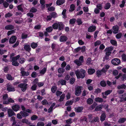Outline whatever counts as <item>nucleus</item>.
Here are the masks:
<instances>
[{
	"label": "nucleus",
	"mask_w": 126,
	"mask_h": 126,
	"mask_svg": "<svg viewBox=\"0 0 126 126\" xmlns=\"http://www.w3.org/2000/svg\"><path fill=\"white\" fill-rule=\"evenodd\" d=\"M27 86V84L21 83L18 85V87L20 88L22 91L24 92L26 90Z\"/></svg>",
	"instance_id": "nucleus-5"
},
{
	"label": "nucleus",
	"mask_w": 126,
	"mask_h": 126,
	"mask_svg": "<svg viewBox=\"0 0 126 126\" xmlns=\"http://www.w3.org/2000/svg\"><path fill=\"white\" fill-rule=\"evenodd\" d=\"M75 6L73 4H72L71 5L69 11L72 12L74 11L75 9Z\"/></svg>",
	"instance_id": "nucleus-34"
},
{
	"label": "nucleus",
	"mask_w": 126,
	"mask_h": 126,
	"mask_svg": "<svg viewBox=\"0 0 126 126\" xmlns=\"http://www.w3.org/2000/svg\"><path fill=\"white\" fill-rule=\"evenodd\" d=\"M75 81V79L74 78H72L70 79V83L71 84H73Z\"/></svg>",
	"instance_id": "nucleus-59"
},
{
	"label": "nucleus",
	"mask_w": 126,
	"mask_h": 126,
	"mask_svg": "<svg viewBox=\"0 0 126 126\" xmlns=\"http://www.w3.org/2000/svg\"><path fill=\"white\" fill-rule=\"evenodd\" d=\"M37 11V9L34 7H32L30 10V11L32 13L36 12Z\"/></svg>",
	"instance_id": "nucleus-55"
},
{
	"label": "nucleus",
	"mask_w": 126,
	"mask_h": 126,
	"mask_svg": "<svg viewBox=\"0 0 126 126\" xmlns=\"http://www.w3.org/2000/svg\"><path fill=\"white\" fill-rule=\"evenodd\" d=\"M106 55L103 57V61H104L105 60H107L109 59V56L111 53V51H105Z\"/></svg>",
	"instance_id": "nucleus-7"
},
{
	"label": "nucleus",
	"mask_w": 126,
	"mask_h": 126,
	"mask_svg": "<svg viewBox=\"0 0 126 126\" xmlns=\"http://www.w3.org/2000/svg\"><path fill=\"white\" fill-rule=\"evenodd\" d=\"M113 49V47H110L106 48L104 50L105 51H110Z\"/></svg>",
	"instance_id": "nucleus-35"
},
{
	"label": "nucleus",
	"mask_w": 126,
	"mask_h": 126,
	"mask_svg": "<svg viewBox=\"0 0 126 126\" xmlns=\"http://www.w3.org/2000/svg\"><path fill=\"white\" fill-rule=\"evenodd\" d=\"M66 81L65 80L61 79L58 81V83L59 84H61L62 85H65L66 84Z\"/></svg>",
	"instance_id": "nucleus-29"
},
{
	"label": "nucleus",
	"mask_w": 126,
	"mask_h": 126,
	"mask_svg": "<svg viewBox=\"0 0 126 126\" xmlns=\"http://www.w3.org/2000/svg\"><path fill=\"white\" fill-rule=\"evenodd\" d=\"M66 65V63L64 61L61 64V66L62 68H63L65 67Z\"/></svg>",
	"instance_id": "nucleus-64"
},
{
	"label": "nucleus",
	"mask_w": 126,
	"mask_h": 126,
	"mask_svg": "<svg viewBox=\"0 0 126 126\" xmlns=\"http://www.w3.org/2000/svg\"><path fill=\"white\" fill-rule=\"evenodd\" d=\"M122 35V33L120 32L117 34L115 35V37L117 39H119L121 38Z\"/></svg>",
	"instance_id": "nucleus-36"
},
{
	"label": "nucleus",
	"mask_w": 126,
	"mask_h": 126,
	"mask_svg": "<svg viewBox=\"0 0 126 126\" xmlns=\"http://www.w3.org/2000/svg\"><path fill=\"white\" fill-rule=\"evenodd\" d=\"M121 57L122 60L123 61L125 62L126 61V54H123L121 56Z\"/></svg>",
	"instance_id": "nucleus-43"
},
{
	"label": "nucleus",
	"mask_w": 126,
	"mask_h": 126,
	"mask_svg": "<svg viewBox=\"0 0 126 126\" xmlns=\"http://www.w3.org/2000/svg\"><path fill=\"white\" fill-rule=\"evenodd\" d=\"M7 79L9 80H12L14 79V77H12L11 75L10 74H8L6 75V76Z\"/></svg>",
	"instance_id": "nucleus-23"
},
{
	"label": "nucleus",
	"mask_w": 126,
	"mask_h": 126,
	"mask_svg": "<svg viewBox=\"0 0 126 126\" xmlns=\"http://www.w3.org/2000/svg\"><path fill=\"white\" fill-rule=\"evenodd\" d=\"M82 88L81 86H78L76 88L75 94L77 96L79 95L81 93V89Z\"/></svg>",
	"instance_id": "nucleus-6"
},
{
	"label": "nucleus",
	"mask_w": 126,
	"mask_h": 126,
	"mask_svg": "<svg viewBox=\"0 0 126 126\" xmlns=\"http://www.w3.org/2000/svg\"><path fill=\"white\" fill-rule=\"evenodd\" d=\"M96 27L94 26H92L89 27L88 29L89 32H92L94 31Z\"/></svg>",
	"instance_id": "nucleus-21"
},
{
	"label": "nucleus",
	"mask_w": 126,
	"mask_h": 126,
	"mask_svg": "<svg viewBox=\"0 0 126 126\" xmlns=\"http://www.w3.org/2000/svg\"><path fill=\"white\" fill-rule=\"evenodd\" d=\"M31 46L32 48L34 49L37 47V43H32L31 44Z\"/></svg>",
	"instance_id": "nucleus-38"
},
{
	"label": "nucleus",
	"mask_w": 126,
	"mask_h": 126,
	"mask_svg": "<svg viewBox=\"0 0 126 126\" xmlns=\"http://www.w3.org/2000/svg\"><path fill=\"white\" fill-rule=\"evenodd\" d=\"M112 92V90H110L106 91L104 93V94L105 95H108L110 94Z\"/></svg>",
	"instance_id": "nucleus-39"
},
{
	"label": "nucleus",
	"mask_w": 126,
	"mask_h": 126,
	"mask_svg": "<svg viewBox=\"0 0 126 126\" xmlns=\"http://www.w3.org/2000/svg\"><path fill=\"white\" fill-rule=\"evenodd\" d=\"M126 121V118H120L118 120V122L119 123H124Z\"/></svg>",
	"instance_id": "nucleus-26"
},
{
	"label": "nucleus",
	"mask_w": 126,
	"mask_h": 126,
	"mask_svg": "<svg viewBox=\"0 0 126 126\" xmlns=\"http://www.w3.org/2000/svg\"><path fill=\"white\" fill-rule=\"evenodd\" d=\"M76 20L75 18H72L70 19L69 21L70 23L71 24H74Z\"/></svg>",
	"instance_id": "nucleus-49"
},
{
	"label": "nucleus",
	"mask_w": 126,
	"mask_h": 126,
	"mask_svg": "<svg viewBox=\"0 0 126 126\" xmlns=\"http://www.w3.org/2000/svg\"><path fill=\"white\" fill-rule=\"evenodd\" d=\"M10 121L11 122H13L12 124V125L13 126L15 125L16 123L15 118L14 116H12L10 118Z\"/></svg>",
	"instance_id": "nucleus-17"
},
{
	"label": "nucleus",
	"mask_w": 126,
	"mask_h": 126,
	"mask_svg": "<svg viewBox=\"0 0 126 126\" xmlns=\"http://www.w3.org/2000/svg\"><path fill=\"white\" fill-rule=\"evenodd\" d=\"M110 66L108 64H106L103 68V73L106 74V72L107 71L108 69L110 67Z\"/></svg>",
	"instance_id": "nucleus-14"
},
{
	"label": "nucleus",
	"mask_w": 126,
	"mask_h": 126,
	"mask_svg": "<svg viewBox=\"0 0 126 126\" xmlns=\"http://www.w3.org/2000/svg\"><path fill=\"white\" fill-rule=\"evenodd\" d=\"M15 32V31L14 30L9 31L8 32L7 35L8 36H9V35L14 33Z\"/></svg>",
	"instance_id": "nucleus-61"
},
{
	"label": "nucleus",
	"mask_w": 126,
	"mask_h": 126,
	"mask_svg": "<svg viewBox=\"0 0 126 126\" xmlns=\"http://www.w3.org/2000/svg\"><path fill=\"white\" fill-rule=\"evenodd\" d=\"M80 71L81 73H80V71L79 70H77L75 71V74L78 79L83 78L85 76V71L83 69H81Z\"/></svg>",
	"instance_id": "nucleus-2"
},
{
	"label": "nucleus",
	"mask_w": 126,
	"mask_h": 126,
	"mask_svg": "<svg viewBox=\"0 0 126 126\" xmlns=\"http://www.w3.org/2000/svg\"><path fill=\"white\" fill-rule=\"evenodd\" d=\"M21 73L22 75L23 76H27L29 74V72H25L24 71H21Z\"/></svg>",
	"instance_id": "nucleus-41"
},
{
	"label": "nucleus",
	"mask_w": 126,
	"mask_h": 126,
	"mask_svg": "<svg viewBox=\"0 0 126 126\" xmlns=\"http://www.w3.org/2000/svg\"><path fill=\"white\" fill-rule=\"evenodd\" d=\"M20 113L22 116L24 117H26L29 115V114L28 113L23 111H20Z\"/></svg>",
	"instance_id": "nucleus-22"
},
{
	"label": "nucleus",
	"mask_w": 126,
	"mask_h": 126,
	"mask_svg": "<svg viewBox=\"0 0 126 126\" xmlns=\"http://www.w3.org/2000/svg\"><path fill=\"white\" fill-rule=\"evenodd\" d=\"M118 71L117 70H114L113 71V74L114 76H116L117 75H118Z\"/></svg>",
	"instance_id": "nucleus-50"
},
{
	"label": "nucleus",
	"mask_w": 126,
	"mask_h": 126,
	"mask_svg": "<svg viewBox=\"0 0 126 126\" xmlns=\"http://www.w3.org/2000/svg\"><path fill=\"white\" fill-rule=\"evenodd\" d=\"M17 9L18 10H20L21 12H23V8L22 7V5H18L17 6Z\"/></svg>",
	"instance_id": "nucleus-60"
},
{
	"label": "nucleus",
	"mask_w": 126,
	"mask_h": 126,
	"mask_svg": "<svg viewBox=\"0 0 126 126\" xmlns=\"http://www.w3.org/2000/svg\"><path fill=\"white\" fill-rule=\"evenodd\" d=\"M117 88L118 89H126V85L125 84L118 85L117 86Z\"/></svg>",
	"instance_id": "nucleus-16"
},
{
	"label": "nucleus",
	"mask_w": 126,
	"mask_h": 126,
	"mask_svg": "<svg viewBox=\"0 0 126 126\" xmlns=\"http://www.w3.org/2000/svg\"><path fill=\"white\" fill-rule=\"evenodd\" d=\"M44 123L42 122H38L36 125V126H44Z\"/></svg>",
	"instance_id": "nucleus-47"
},
{
	"label": "nucleus",
	"mask_w": 126,
	"mask_h": 126,
	"mask_svg": "<svg viewBox=\"0 0 126 126\" xmlns=\"http://www.w3.org/2000/svg\"><path fill=\"white\" fill-rule=\"evenodd\" d=\"M102 72V69L101 70H98L97 72V76L98 77H99L101 75Z\"/></svg>",
	"instance_id": "nucleus-32"
},
{
	"label": "nucleus",
	"mask_w": 126,
	"mask_h": 126,
	"mask_svg": "<svg viewBox=\"0 0 126 126\" xmlns=\"http://www.w3.org/2000/svg\"><path fill=\"white\" fill-rule=\"evenodd\" d=\"M111 5L110 3H107L105 4L104 8L106 10L109 9Z\"/></svg>",
	"instance_id": "nucleus-31"
},
{
	"label": "nucleus",
	"mask_w": 126,
	"mask_h": 126,
	"mask_svg": "<svg viewBox=\"0 0 126 126\" xmlns=\"http://www.w3.org/2000/svg\"><path fill=\"white\" fill-rule=\"evenodd\" d=\"M5 29L7 30H11L14 29V26L11 25H9L6 26Z\"/></svg>",
	"instance_id": "nucleus-20"
},
{
	"label": "nucleus",
	"mask_w": 126,
	"mask_h": 126,
	"mask_svg": "<svg viewBox=\"0 0 126 126\" xmlns=\"http://www.w3.org/2000/svg\"><path fill=\"white\" fill-rule=\"evenodd\" d=\"M7 113L8 117H11L13 116L16 115V114L14 111L11 109H8Z\"/></svg>",
	"instance_id": "nucleus-8"
},
{
	"label": "nucleus",
	"mask_w": 126,
	"mask_h": 126,
	"mask_svg": "<svg viewBox=\"0 0 126 126\" xmlns=\"http://www.w3.org/2000/svg\"><path fill=\"white\" fill-rule=\"evenodd\" d=\"M7 90L8 91H15L14 87L11 85H10L9 84H7Z\"/></svg>",
	"instance_id": "nucleus-13"
},
{
	"label": "nucleus",
	"mask_w": 126,
	"mask_h": 126,
	"mask_svg": "<svg viewBox=\"0 0 126 126\" xmlns=\"http://www.w3.org/2000/svg\"><path fill=\"white\" fill-rule=\"evenodd\" d=\"M65 94H62L60 96V98L59 100V101H63L65 97Z\"/></svg>",
	"instance_id": "nucleus-46"
},
{
	"label": "nucleus",
	"mask_w": 126,
	"mask_h": 126,
	"mask_svg": "<svg viewBox=\"0 0 126 126\" xmlns=\"http://www.w3.org/2000/svg\"><path fill=\"white\" fill-rule=\"evenodd\" d=\"M87 104H91L93 103V99L90 98L87 99Z\"/></svg>",
	"instance_id": "nucleus-44"
},
{
	"label": "nucleus",
	"mask_w": 126,
	"mask_h": 126,
	"mask_svg": "<svg viewBox=\"0 0 126 126\" xmlns=\"http://www.w3.org/2000/svg\"><path fill=\"white\" fill-rule=\"evenodd\" d=\"M108 107L109 106L108 104H105L104 106L103 105V107L106 109V110L108 112L109 111Z\"/></svg>",
	"instance_id": "nucleus-58"
},
{
	"label": "nucleus",
	"mask_w": 126,
	"mask_h": 126,
	"mask_svg": "<svg viewBox=\"0 0 126 126\" xmlns=\"http://www.w3.org/2000/svg\"><path fill=\"white\" fill-rule=\"evenodd\" d=\"M12 16V14L11 13H6L5 15V17L6 18Z\"/></svg>",
	"instance_id": "nucleus-57"
},
{
	"label": "nucleus",
	"mask_w": 126,
	"mask_h": 126,
	"mask_svg": "<svg viewBox=\"0 0 126 126\" xmlns=\"http://www.w3.org/2000/svg\"><path fill=\"white\" fill-rule=\"evenodd\" d=\"M46 68L45 67L40 71V73L41 74H44L46 72Z\"/></svg>",
	"instance_id": "nucleus-37"
},
{
	"label": "nucleus",
	"mask_w": 126,
	"mask_h": 126,
	"mask_svg": "<svg viewBox=\"0 0 126 126\" xmlns=\"http://www.w3.org/2000/svg\"><path fill=\"white\" fill-rule=\"evenodd\" d=\"M16 40V38L15 36H12L10 39L9 42L11 44L15 43Z\"/></svg>",
	"instance_id": "nucleus-10"
},
{
	"label": "nucleus",
	"mask_w": 126,
	"mask_h": 126,
	"mask_svg": "<svg viewBox=\"0 0 126 126\" xmlns=\"http://www.w3.org/2000/svg\"><path fill=\"white\" fill-rule=\"evenodd\" d=\"M66 122L68 124H70L72 123V122L71 119H69L66 120Z\"/></svg>",
	"instance_id": "nucleus-63"
},
{
	"label": "nucleus",
	"mask_w": 126,
	"mask_h": 126,
	"mask_svg": "<svg viewBox=\"0 0 126 126\" xmlns=\"http://www.w3.org/2000/svg\"><path fill=\"white\" fill-rule=\"evenodd\" d=\"M121 63L120 60L117 58H114L112 60L111 63L115 66L119 65Z\"/></svg>",
	"instance_id": "nucleus-4"
},
{
	"label": "nucleus",
	"mask_w": 126,
	"mask_h": 126,
	"mask_svg": "<svg viewBox=\"0 0 126 126\" xmlns=\"http://www.w3.org/2000/svg\"><path fill=\"white\" fill-rule=\"evenodd\" d=\"M12 108L14 111H17L19 110L20 107L18 105H16L12 106Z\"/></svg>",
	"instance_id": "nucleus-15"
},
{
	"label": "nucleus",
	"mask_w": 126,
	"mask_h": 126,
	"mask_svg": "<svg viewBox=\"0 0 126 126\" xmlns=\"http://www.w3.org/2000/svg\"><path fill=\"white\" fill-rule=\"evenodd\" d=\"M67 39V37L64 35L61 36L59 38L60 41L61 42H65Z\"/></svg>",
	"instance_id": "nucleus-11"
},
{
	"label": "nucleus",
	"mask_w": 126,
	"mask_h": 126,
	"mask_svg": "<svg viewBox=\"0 0 126 126\" xmlns=\"http://www.w3.org/2000/svg\"><path fill=\"white\" fill-rule=\"evenodd\" d=\"M66 10L65 9H64L62 12V14L63 15V18H65L66 17Z\"/></svg>",
	"instance_id": "nucleus-51"
},
{
	"label": "nucleus",
	"mask_w": 126,
	"mask_h": 126,
	"mask_svg": "<svg viewBox=\"0 0 126 126\" xmlns=\"http://www.w3.org/2000/svg\"><path fill=\"white\" fill-rule=\"evenodd\" d=\"M57 89V87L56 86H53L51 88V92L53 93H55Z\"/></svg>",
	"instance_id": "nucleus-42"
},
{
	"label": "nucleus",
	"mask_w": 126,
	"mask_h": 126,
	"mask_svg": "<svg viewBox=\"0 0 126 126\" xmlns=\"http://www.w3.org/2000/svg\"><path fill=\"white\" fill-rule=\"evenodd\" d=\"M19 63L22 64L24 62L25 59L24 58H21L19 59Z\"/></svg>",
	"instance_id": "nucleus-62"
},
{
	"label": "nucleus",
	"mask_w": 126,
	"mask_h": 126,
	"mask_svg": "<svg viewBox=\"0 0 126 126\" xmlns=\"http://www.w3.org/2000/svg\"><path fill=\"white\" fill-rule=\"evenodd\" d=\"M74 62L77 65L79 66L81 65L82 63L78 59H76L74 61Z\"/></svg>",
	"instance_id": "nucleus-30"
},
{
	"label": "nucleus",
	"mask_w": 126,
	"mask_h": 126,
	"mask_svg": "<svg viewBox=\"0 0 126 126\" xmlns=\"http://www.w3.org/2000/svg\"><path fill=\"white\" fill-rule=\"evenodd\" d=\"M52 28L51 27H48L46 29V30L48 32H51L52 31Z\"/></svg>",
	"instance_id": "nucleus-45"
},
{
	"label": "nucleus",
	"mask_w": 126,
	"mask_h": 126,
	"mask_svg": "<svg viewBox=\"0 0 126 126\" xmlns=\"http://www.w3.org/2000/svg\"><path fill=\"white\" fill-rule=\"evenodd\" d=\"M22 122L23 123H25L28 125H30L31 124L29 120L26 119H24L21 120Z\"/></svg>",
	"instance_id": "nucleus-25"
},
{
	"label": "nucleus",
	"mask_w": 126,
	"mask_h": 126,
	"mask_svg": "<svg viewBox=\"0 0 126 126\" xmlns=\"http://www.w3.org/2000/svg\"><path fill=\"white\" fill-rule=\"evenodd\" d=\"M24 48L26 51L29 52L31 50L30 45L28 44L25 45H24Z\"/></svg>",
	"instance_id": "nucleus-18"
},
{
	"label": "nucleus",
	"mask_w": 126,
	"mask_h": 126,
	"mask_svg": "<svg viewBox=\"0 0 126 126\" xmlns=\"http://www.w3.org/2000/svg\"><path fill=\"white\" fill-rule=\"evenodd\" d=\"M95 100L96 102H102V98L99 97L95 98Z\"/></svg>",
	"instance_id": "nucleus-48"
},
{
	"label": "nucleus",
	"mask_w": 126,
	"mask_h": 126,
	"mask_svg": "<svg viewBox=\"0 0 126 126\" xmlns=\"http://www.w3.org/2000/svg\"><path fill=\"white\" fill-rule=\"evenodd\" d=\"M95 71V70L93 69H90L88 70V72L90 74H92L94 73Z\"/></svg>",
	"instance_id": "nucleus-28"
},
{
	"label": "nucleus",
	"mask_w": 126,
	"mask_h": 126,
	"mask_svg": "<svg viewBox=\"0 0 126 126\" xmlns=\"http://www.w3.org/2000/svg\"><path fill=\"white\" fill-rule=\"evenodd\" d=\"M8 98L7 94H6L3 95V104H8V101H6V100Z\"/></svg>",
	"instance_id": "nucleus-12"
},
{
	"label": "nucleus",
	"mask_w": 126,
	"mask_h": 126,
	"mask_svg": "<svg viewBox=\"0 0 126 126\" xmlns=\"http://www.w3.org/2000/svg\"><path fill=\"white\" fill-rule=\"evenodd\" d=\"M101 42L100 41L97 40L94 43V46L95 47H96L97 46L100 45L101 44Z\"/></svg>",
	"instance_id": "nucleus-56"
},
{
	"label": "nucleus",
	"mask_w": 126,
	"mask_h": 126,
	"mask_svg": "<svg viewBox=\"0 0 126 126\" xmlns=\"http://www.w3.org/2000/svg\"><path fill=\"white\" fill-rule=\"evenodd\" d=\"M38 118L37 116L35 115H33L31 118V119L32 121L36 120Z\"/></svg>",
	"instance_id": "nucleus-40"
},
{
	"label": "nucleus",
	"mask_w": 126,
	"mask_h": 126,
	"mask_svg": "<svg viewBox=\"0 0 126 126\" xmlns=\"http://www.w3.org/2000/svg\"><path fill=\"white\" fill-rule=\"evenodd\" d=\"M65 2V0H57L56 1V3L57 5H60L63 4Z\"/></svg>",
	"instance_id": "nucleus-19"
},
{
	"label": "nucleus",
	"mask_w": 126,
	"mask_h": 126,
	"mask_svg": "<svg viewBox=\"0 0 126 126\" xmlns=\"http://www.w3.org/2000/svg\"><path fill=\"white\" fill-rule=\"evenodd\" d=\"M73 102L72 101H68L65 103V105L68 106V105H71L73 104Z\"/></svg>",
	"instance_id": "nucleus-54"
},
{
	"label": "nucleus",
	"mask_w": 126,
	"mask_h": 126,
	"mask_svg": "<svg viewBox=\"0 0 126 126\" xmlns=\"http://www.w3.org/2000/svg\"><path fill=\"white\" fill-rule=\"evenodd\" d=\"M52 27L54 29H58L59 30H62L63 29L64 26L62 22H58L54 23L52 25Z\"/></svg>",
	"instance_id": "nucleus-1"
},
{
	"label": "nucleus",
	"mask_w": 126,
	"mask_h": 126,
	"mask_svg": "<svg viewBox=\"0 0 126 126\" xmlns=\"http://www.w3.org/2000/svg\"><path fill=\"white\" fill-rule=\"evenodd\" d=\"M63 93L62 92L59 91H57L56 93V95L57 96H59L61 94H62Z\"/></svg>",
	"instance_id": "nucleus-53"
},
{
	"label": "nucleus",
	"mask_w": 126,
	"mask_h": 126,
	"mask_svg": "<svg viewBox=\"0 0 126 126\" xmlns=\"http://www.w3.org/2000/svg\"><path fill=\"white\" fill-rule=\"evenodd\" d=\"M119 28V27L117 25L113 26L112 27V29L113 30V33L114 34L118 33Z\"/></svg>",
	"instance_id": "nucleus-9"
},
{
	"label": "nucleus",
	"mask_w": 126,
	"mask_h": 126,
	"mask_svg": "<svg viewBox=\"0 0 126 126\" xmlns=\"http://www.w3.org/2000/svg\"><path fill=\"white\" fill-rule=\"evenodd\" d=\"M110 43L112 45L114 46H117V42L116 40L113 39H111L110 40Z\"/></svg>",
	"instance_id": "nucleus-24"
},
{
	"label": "nucleus",
	"mask_w": 126,
	"mask_h": 126,
	"mask_svg": "<svg viewBox=\"0 0 126 126\" xmlns=\"http://www.w3.org/2000/svg\"><path fill=\"white\" fill-rule=\"evenodd\" d=\"M20 56L18 55L17 56L13 58H12V64L14 66H17L19 65V63L17 62L16 60L20 57Z\"/></svg>",
	"instance_id": "nucleus-3"
},
{
	"label": "nucleus",
	"mask_w": 126,
	"mask_h": 126,
	"mask_svg": "<svg viewBox=\"0 0 126 126\" xmlns=\"http://www.w3.org/2000/svg\"><path fill=\"white\" fill-rule=\"evenodd\" d=\"M83 109L82 107H79L75 108V111L77 112H81Z\"/></svg>",
	"instance_id": "nucleus-27"
},
{
	"label": "nucleus",
	"mask_w": 126,
	"mask_h": 126,
	"mask_svg": "<svg viewBox=\"0 0 126 126\" xmlns=\"http://www.w3.org/2000/svg\"><path fill=\"white\" fill-rule=\"evenodd\" d=\"M65 71V70L63 68H59L58 69V71L59 73H63Z\"/></svg>",
	"instance_id": "nucleus-33"
},
{
	"label": "nucleus",
	"mask_w": 126,
	"mask_h": 126,
	"mask_svg": "<svg viewBox=\"0 0 126 126\" xmlns=\"http://www.w3.org/2000/svg\"><path fill=\"white\" fill-rule=\"evenodd\" d=\"M102 108V106L101 105L97 106L95 109V110L96 111L99 110H101Z\"/></svg>",
	"instance_id": "nucleus-52"
}]
</instances>
